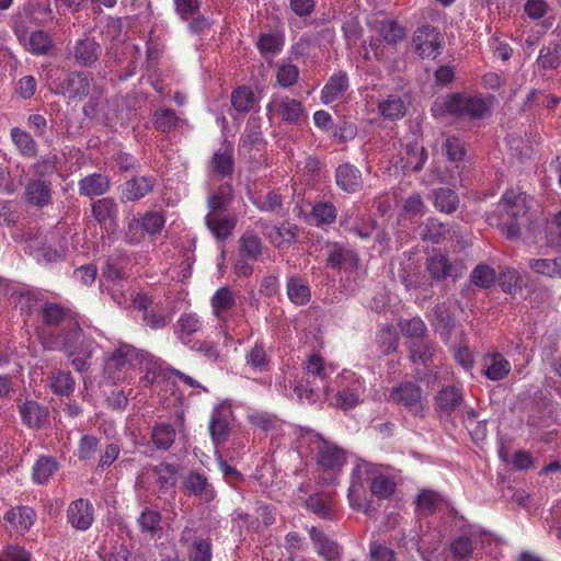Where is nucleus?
<instances>
[{"label": "nucleus", "instance_id": "32", "mask_svg": "<svg viewBox=\"0 0 561 561\" xmlns=\"http://www.w3.org/2000/svg\"><path fill=\"white\" fill-rule=\"evenodd\" d=\"M348 89V80L345 73L340 72L332 76L321 91L323 103H332L341 99Z\"/></svg>", "mask_w": 561, "mask_h": 561}, {"label": "nucleus", "instance_id": "63", "mask_svg": "<svg viewBox=\"0 0 561 561\" xmlns=\"http://www.w3.org/2000/svg\"><path fill=\"white\" fill-rule=\"evenodd\" d=\"M256 207L262 211H270L279 215L283 209V198L280 194L272 191L255 202Z\"/></svg>", "mask_w": 561, "mask_h": 561}, {"label": "nucleus", "instance_id": "33", "mask_svg": "<svg viewBox=\"0 0 561 561\" xmlns=\"http://www.w3.org/2000/svg\"><path fill=\"white\" fill-rule=\"evenodd\" d=\"M511 371V364L506 360L503 355L495 353L484 358L483 374L490 380H502Z\"/></svg>", "mask_w": 561, "mask_h": 561}, {"label": "nucleus", "instance_id": "35", "mask_svg": "<svg viewBox=\"0 0 561 561\" xmlns=\"http://www.w3.org/2000/svg\"><path fill=\"white\" fill-rule=\"evenodd\" d=\"M287 295L289 300L304 306L310 301L311 291L308 283L300 276H290L287 280Z\"/></svg>", "mask_w": 561, "mask_h": 561}, {"label": "nucleus", "instance_id": "59", "mask_svg": "<svg viewBox=\"0 0 561 561\" xmlns=\"http://www.w3.org/2000/svg\"><path fill=\"white\" fill-rule=\"evenodd\" d=\"M415 503L424 514L431 515L437 510L440 497L436 492L425 490L417 495Z\"/></svg>", "mask_w": 561, "mask_h": 561}, {"label": "nucleus", "instance_id": "10", "mask_svg": "<svg viewBox=\"0 0 561 561\" xmlns=\"http://www.w3.org/2000/svg\"><path fill=\"white\" fill-rule=\"evenodd\" d=\"M266 110L268 114L278 116L288 124H298L305 116V108L300 101L288 96L275 98Z\"/></svg>", "mask_w": 561, "mask_h": 561}, {"label": "nucleus", "instance_id": "8", "mask_svg": "<svg viewBox=\"0 0 561 561\" xmlns=\"http://www.w3.org/2000/svg\"><path fill=\"white\" fill-rule=\"evenodd\" d=\"M265 238L277 249H287L297 241L299 228L297 225L284 221L280 226L260 220L257 222Z\"/></svg>", "mask_w": 561, "mask_h": 561}, {"label": "nucleus", "instance_id": "9", "mask_svg": "<svg viewBox=\"0 0 561 561\" xmlns=\"http://www.w3.org/2000/svg\"><path fill=\"white\" fill-rule=\"evenodd\" d=\"M415 51L422 58H436L440 54L442 35L431 25L419 27L413 36Z\"/></svg>", "mask_w": 561, "mask_h": 561}, {"label": "nucleus", "instance_id": "31", "mask_svg": "<svg viewBox=\"0 0 561 561\" xmlns=\"http://www.w3.org/2000/svg\"><path fill=\"white\" fill-rule=\"evenodd\" d=\"M35 513L30 507H14L9 511L4 519L19 534H24L34 524Z\"/></svg>", "mask_w": 561, "mask_h": 561}, {"label": "nucleus", "instance_id": "28", "mask_svg": "<svg viewBox=\"0 0 561 561\" xmlns=\"http://www.w3.org/2000/svg\"><path fill=\"white\" fill-rule=\"evenodd\" d=\"M427 159V151L419 144L407 145L401 152V168L407 171H420Z\"/></svg>", "mask_w": 561, "mask_h": 561}, {"label": "nucleus", "instance_id": "15", "mask_svg": "<svg viewBox=\"0 0 561 561\" xmlns=\"http://www.w3.org/2000/svg\"><path fill=\"white\" fill-rule=\"evenodd\" d=\"M156 185L153 176L137 175L133 176L123 184L122 201L136 202L144 198L147 194L152 192Z\"/></svg>", "mask_w": 561, "mask_h": 561}, {"label": "nucleus", "instance_id": "45", "mask_svg": "<svg viewBox=\"0 0 561 561\" xmlns=\"http://www.w3.org/2000/svg\"><path fill=\"white\" fill-rule=\"evenodd\" d=\"M234 305L236 295L228 287L219 288L211 298V307L217 317L232 309Z\"/></svg>", "mask_w": 561, "mask_h": 561}, {"label": "nucleus", "instance_id": "26", "mask_svg": "<svg viewBox=\"0 0 561 561\" xmlns=\"http://www.w3.org/2000/svg\"><path fill=\"white\" fill-rule=\"evenodd\" d=\"M335 181L344 192L354 193L362 187V173L354 165L344 163L337 167Z\"/></svg>", "mask_w": 561, "mask_h": 561}, {"label": "nucleus", "instance_id": "23", "mask_svg": "<svg viewBox=\"0 0 561 561\" xmlns=\"http://www.w3.org/2000/svg\"><path fill=\"white\" fill-rule=\"evenodd\" d=\"M437 351L436 344L427 340H414L409 345V357L414 364H422L425 367H430L434 364Z\"/></svg>", "mask_w": 561, "mask_h": 561}, {"label": "nucleus", "instance_id": "21", "mask_svg": "<svg viewBox=\"0 0 561 561\" xmlns=\"http://www.w3.org/2000/svg\"><path fill=\"white\" fill-rule=\"evenodd\" d=\"M309 535L319 556L327 561H337L340 559L341 551L337 542L330 539L321 529L311 527Z\"/></svg>", "mask_w": 561, "mask_h": 561}, {"label": "nucleus", "instance_id": "36", "mask_svg": "<svg viewBox=\"0 0 561 561\" xmlns=\"http://www.w3.org/2000/svg\"><path fill=\"white\" fill-rule=\"evenodd\" d=\"M10 138L20 154L27 158H33L37 154V144L25 130L13 127L10 131Z\"/></svg>", "mask_w": 561, "mask_h": 561}, {"label": "nucleus", "instance_id": "22", "mask_svg": "<svg viewBox=\"0 0 561 561\" xmlns=\"http://www.w3.org/2000/svg\"><path fill=\"white\" fill-rule=\"evenodd\" d=\"M26 201L37 207H44L51 199V184L43 179L30 180L25 186Z\"/></svg>", "mask_w": 561, "mask_h": 561}, {"label": "nucleus", "instance_id": "39", "mask_svg": "<svg viewBox=\"0 0 561 561\" xmlns=\"http://www.w3.org/2000/svg\"><path fill=\"white\" fill-rule=\"evenodd\" d=\"M255 103V94L253 90L248 85H241L231 93V104L233 108L239 113H249Z\"/></svg>", "mask_w": 561, "mask_h": 561}, {"label": "nucleus", "instance_id": "52", "mask_svg": "<svg viewBox=\"0 0 561 561\" xmlns=\"http://www.w3.org/2000/svg\"><path fill=\"white\" fill-rule=\"evenodd\" d=\"M58 469V463L50 457H41L34 468L33 478L38 483H45Z\"/></svg>", "mask_w": 561, "mask_h": 561}, {"label": "nucleus", "instance_id": "43", "mask_svg": "<svg viewBox=\"0 0 561 561\" xmlns=\"http://www.w3.org/2000/svg\"><path fill=\"white\" fill-rule=\"evenodd\" d=\"M262 241L253 233H244L239 240V255L249 261H256L262 254Z\"/></svg>", "mask_w": 561, "mask_h": 561}, {"label": "nucleus", "instance_id": "27", "mask_svg": "<svg viewBox=\"0 0 561 561\" xmlns=\"http://www.w3.org/2000/svg\"><path fill=\"white\" fill-rule=\"evenodd\" d=\"M80 195L87 197L101 196L110 190V178L102 173H93L84 176L78 183Z\"/></svg>", "mask_w": 561, "mask_h": 561}, {"label": "nucleus", "instance_id": "30", "mask_svg": "<svg viewBox=\"0 0 561 561\" xmlns=\"http://www.w3.org/2000/svg\"><path fill=\"white\" fill-rule=\"evenodd\" d=\"M201 329L202 322L194 313H183L174 324V334L183 344H188Z\"/></svg>", "mask_w": 561, "mask_h": 561}, {"label": "nucleus", "instance_id": "18", "mask_svg": "<svg viewBox=\"0 0 561 561\" xmlns=\"http://www.w3.org/2000/svg\"><path fill=\"white\" fill-rule=\"evenodd\" d=\"M91 208L92 216L101 227L105 229L116 227L118 207L113 198L103 197L94 201L91 205Z\"/></svg>", "mask_w": 561, "mask_h": 561}, {"label": "nucleus", "instance_id": "4", "mask_svg": "<svg viewBox=\"0 0 561 561\" xmlns=\"http://www.w3.org/2000/svg\"><path fill=\"white\" fill-rule=\"evenodd\" d=\"M151 363V355L138 351L129 344H121L110 355L105 362V373L113 380L119 382L126 379L128 371L136 367L138 364Z\"/></svg>", "mask_w": 561, "mask_h": 561}, {"label": "nucleus", "instance_id": "57", "mask_svg": "<svg viewBox=\"0 0 561 561\" xmlns=\"http://www.w3.org/2000/svg\"><path fill=\"white\" fill-rule=\"evenodd\" d=\"M434 324L438 331L449 334L455 327V320L445 305H438L433 310Z\"/></svg>", "mask_w": 561, "mask_h": 561}, {"label": "nucleus", "instance_id": "60", "mask_svg": "<svg viewBox=\"0 0 561 561\" xmlns=\"http://www.w3.org/2000/svg\"><path fill=\"white\" fill-rule=\"evenodd\" d=\"M283 46V39L279 35L273 33L261 34L257 39V48L262 55L276 54Z\"/></svg>", "mask_w": 561, "mask_h": 561}, {"label": "nucleus", "instance_id": "47", "mask_svg": "<svg viewBox=\"0 0 561 561\" xmlns=\"http://www.w3.org/2000/svg\"><path fill=\"white\" fill-rule=\"evenodd\" d=\"M27 48L35 55H46L53 48V39L47 32L35 31L28 37Z\"/></svg>", "mask_w": 561, "mask_h": 561}, {"label": "nucleus", "instance_id": "16", "mask_svg": "<svg viewBox=\"0 0 561 561\" xmlns=\"http://www.w3.org/2000/svg\"><path fill=\"white\" fill-rule=\"evenodd\" d=\"M317 460L319 466L330 471H340L345 462V454L337 446L325 440L317 445Z\"/></svg>", "mask_w": 561, "mask_h": 561}, {"label": "nucleus", "instance_id": "48", "mask_svg": "<svg viewBox=\"0 0 561 561\" xmlns=\"http://www.w3.org/2000/svg\"><path fill=\"white\" fill-rule=\"evenodd\" d=\"M50 388L57 394L68 396L75 389V380L70 371L57 370L50 377Z\"/></svg>", "mask_w": 561, "mask_h": 561}, {"label": "nucleus", "instance_id": "34", "mask_svg": "<svg viewBox=\"0 0 561 561\" xmlns=\"http://www.w3.org/2000/svg\"><path fill=\"white\" fill-rule=\"evenodd\" d=\"M378 108L385 119L397 121L405 115L407 104L400 95L389 94L379 102Z\"/></svg>", "mask_w": 561, "mask_h": 561}, {"label": "nucleus", "instance_id": "37", "mask_svg": "<svg viewBox=\"0 0 561 561\" xmlns=\"http://www.w3.org/2000/svg\"><path fill=\"white\" fill-rule=\"evenodd\" d=\"M380 38L389 45H397L407 36V28L394 20H383L379 23Z\"/></svg>", "mask_w": 561, "mask_h": 561}, {"label": "nucleus", "instance_id": "29", "mask_svg": "<svg viewBox=\"0 0 561 561\" xmlns=\"http://www.w3.org/2000/svg\"><path fill=\"white\" fill-rule=\"evenodd\" d=\"M230 412L226 409L217 410L213 413L209 432L216 445L224 444L230 434L229 427Z\"/></svg>", "mask_w": 561, "mask_h": 561}, {"label": "nucleus", "instance_id": "17", "mask_svg": "<svg viewBox=\"0 0 561 561\" xmlns=\"http://www.w3.org/2000/svg\"><path fill=\"white\" fill-rule=\"evenodd\" d=\"M463 403L462 390L455 386L443 387L435 397V409L444 415H451Z\"/></svg>", "mask_w": 561, "mask_h": 561}, {"label": "nucleus", "instance_id": "14", "mask_svg": "<svg viewBox=\"0 0 561 561\" xmlns=\"http://www.w3.org/2000/svg\"><path fill=\"white\" fill-rule=\"evenodd\" d=\"M18 407L23 423L30 428H42L49 422L48 409L36 401H19Z\"/></svg>", "mask_w": 561, "mask_h": 561}, {"label": "nucleus", "instance_id": "50", "mask_svg": "<svg viewBox=\"0 0 561 561\" xmlns=\"http://www.w3.org/2000/svg\"><path fill=\"white\" fill-rule=\"evenodd\" d=\"M370 492L379 499H387L393 494L396 482L392 478L385 474H377L371 478Z\"/></svg>", "mask_w": 561, "mask_h": 561}, {"label": "nucleus", "instance_id": "40", "mask_svg": "<svg viewBox=\"0 0 561 561\" xmlns=\"http://www.w3.org/2000/svg\"><path fill=\"white\" fill-rule=\"evenodd\" d=\"M175 428L168 423L156 424L151 430V440L158 449L168 450L175 440Z\"/></svg>", "mask_w": 561, "mask_h": 561}, {"label": "nucleus", "instance_id": "11", "mask_svg": "<svg viewBox=\"0 0 561 561\" xmlns=\"http://www.w3.org/2000/svg\"><path fill=\"white\" fill-rule=\"evenodd\" d=\"M55 91L69 100H82L90 93V80L82 71H70L56 84Z\"/></svg>", "mask_w": 561, "mask_h": 561}, {"label": "nucleus", "instance_id": "38", "mask_svg": "<svg viewBox=\"0 0 561 561\" xmlns=\"http://www.w3.org/2000/svg\"><path fill=\"white\" fill-rule=\"evenodd\" d=\"M435 207L443 213L451 214L459 206L458 194L449 187H439L433 192Z\"/></svg>", "mask_w": 561, "mask_h": 561}, {"label": "nucleus", "instance_id": "41", "mask_svg": "<svg viewBox=\"0 0 561 561\" xmlns=\"http://www.w3.org/2000/svg\"><path fill=\"white\" fill-rule=\"evenodd\" d=\"M23 10L26 18L37 25L46 24L53 19V10L48 2L30 1Z\"/></svg>", "mask_w": 561, "mask_h": 561}, {"label": "nucleus", "instance_id": "24", "mask_svg": "<svg viewBox=\"0 0 561 561\" xmlns=\"http://www.w3.org/2000/svg\"><path fill=\"white\" fill-rule=\"evenodd\" d=\"M207 228L220 241L227 240L237 225L234 216H226L220 214H208L205 218Z\"/></svg>", "mask_w": 561, "mask_h": 561}, {"label": "nucleus", "instance_id": "3", "mask_svg": "<svg viewBox=\"0 0 561 561\" xmlns=\"http://www.w3.org/2000/svg\"><path fill=\"white\" fill-rule=\"evenodd\" d=\"M327 378L323 358L312 354L305 363L304 376L294 391L300 400H306L308 403L327 399L330 391Z\"/></svg>", "mask_w": 561, "mask_h": 561}, {"label": "nucleus", "instance_id": "25", "mask_svg": "<svg viewBox=\"0 0 561 561\" xmlns=\"http://www.w3.org/2000/svg\"><path fill=\"white\" fill-rule=\"evenodd\" d=\"M358 263L356 253L340 244H333L329 249L327 265L331 268H355Z\"/></svg>", "mask_w": 561, "mask_h": 561}, {"label": "nucleus", "instance_id": "1", "mask_svg": "<svg viewBox=\"0 0 561 561\" xmlns=\"http://www.w3.org/2000/svg\"><path fill=\"white\" fill-rule=\"evenodd\" d=\"M533 198L519 188L507 190L494 211L486 216L490 226H495L507 239H518L525 232H535L536 211Z\"/></svg>", "mask_w": 561, "mask_h": 561}, {"label": "nucleus", "instance_id": "13", "mask_svg": "<svg viewBox=\"0 0 561 561\" xmlns=\"http://www.w3.org/2000/svg\"><path fill=\"white\" fill-rule=\"evenodd\" d=\"M426 271L433 280H445L447 277L457 278L462 273V266L451 263L447 256L435 253L426 260Z\"/></svg>", "mask_w": 561, "mask_h": 561}, {"label": "nucleus", "instance_id": "2", "mask_svg": "<svg viewBox=\"0 0 561 561\" xmlns=\"http://www.w3.org/2000/svg\"><path fill=\"white\" fill-rule=\"evenodd\" d=\"M41 334H51L55 329L67 331L62 340L64 348L75 346L80 337L81 328L73 320L71 311L59 304L45 301L41 304L37 313Z\"/></svg>", "mask_w": 561, "mask_h": 561}, {"label": "nucleus", "instance_id": "20", "mask_svg": "<svg viewBox=\"0 0 561 561\" xmlns=\"http://www.w3.org/2000/svg\"><path fill=\"white\" fill-rule=\"evenodd\" d=\"M526 237L541 247L552 248L561 245V228L552 227L549 220L543 225L536 218L535 232H528Z\"/></svg>", "mask_w": 561, "mask_h": 561}, {"label": "nucleus", "instance_id": "44", "mask_svg": "<svg viewBox=\"0 0 561 561\" xmlns=\"http://www.w3.org/2000/svg\"><path fill=\"white\" fill-rule=\"evenodd\" d=\"M476 540L467 535L455 538L450 543V552L457 561L469 560L476 549Z\"/></svg>", "mask_w": 561, "mask_h": 561}, {"label": "nucleus", "instance_id": "5", "mask_svg": "<svg viewBox=\"0 0 561 561\" xmlns=\"http://www.w3.org/2000/svg\"><path fill=\"white\" fill-rule=\"evenodd\" d=\"M444 106L446 112L451 115L471 119L483 118L490 113V103L486 99L463 93L448 95L444 101Z\"/></svg>", "mask_w": 561, "mask_h": 561}, {"label": "nucleus", "instance_id": "49", "mask_svg": "<svg viewBox=\"0 0 561 561\" xmlns=\"http://www.w3.org/2000/svg\"><path fill=\"white\" fill-rule=\"evenodd\" d=\"M211 165L221 176H229L233 172L232 151L229 148L219 149L213 157Z\"/></svg>", "mask_w": 561, "mask_h": 561}, {"label": "nucleus", "instance_id": "19", "mask_svg": "<svg viewBox=\"0 0 561 561\" xmlns=\"http://www.w3.org/2000/svg\"><path fill=\"white\" fill-rule=\"evenodd\" d=\"M67 517L72 527L85 530L93 522L92 505L88 501L79 499L69 505Z\"/></svg>", "mask_w": 561, "mask_h": 561}, {"label": "nucleus", "instance_id": "56", "mask_svg": "<svg viewBox=\"0 0 561 561\" xmlns=\"http://www.w3.org/2000/svg\"><path fill=\"white\" fill-rule=\"evenodd\" d=\"M247 364L260 371L266 370L270 365V358L262 344H255L245 356Z\"/></svg>", "mask_w": 561, "mask_h": 561}, {"label": "nucleus", "instance_id": "46", "mask_svg": "<svg viewBox=\"0 0 561 561\" xmlns=\"http://www.w3.org/2000/svg\"><path fill=\"white\" fill-rule=\"evenodd\" d=\"M231 187L230 186H220V188L210 194L207 199V206L209 208L208 214H220L224 215V211L227 210L230 202H231Z\"/></svg>", "mask_w": 561, "mask_h": 561}, {"label": "nucleus", "instance_id": "6", "mask_svg": "<svg viewBox=\"0 0 561 561\" xmlns=\"http://www.w3.org/2000/svg\"><path fill=\"white\" fill-rule=\"evenodd\" d=\"M101 44L92 36L78 38L67 45V57L80 67H92L102 55Z\"/></svg>", "mask_w": 561, "mask_h": 561}, {"label": "nucleus", "instance_id": "54", "mask_svg": "<svg viewBox=\"0 0 561 561\" xmlns=\"http://www.w3.org/2000/svg\"><path fill=\"white\" fill-rule=\"evenodd\" d=\"M138 221L145 232L153 236L161 232L165 224V217L161 211H149Z\"/></svg>", "mask_w": 561, "mask_h": 561}, {"label": "nucleus", "instance_id": "58", "mask_svg": "<svg viewBox=\"0 0 561 561\" xmlns=\"http://www.w3.org/2000/svg\"><path fill=\"white\" fill-rule=\"evenodd\" d=\"M445 233V227L435 218H430L426 224L421 227L420 236L424 241L438 243Z\"/></svg>", "mask_w": 561, "mask_h": 561}, {"label": "nucleus", "instance_id": "64", "mask_svg": "<svg viewBox=\"0 0 561 561\" xmlns=\"http://www.w3.org/2000/svg\"><path fill=\"white\" fill-rule=\"evenodd\" d=\"M190 561H210L211 559V545L206 539H195L190 551Z\"/></svg>", "mask_w": 561, "mask_h": 561}, {"label": "nucleus", "instance_id": "42", "mask_svg": "<svg viewBox=\"0 0 561 561\" xmlns=\"http://www.w3.org/2000/svg\"><path fill=\"white\" fill-rule=\"evenodd\" d=\"M363 389L359 382H356L350 388L339 390L335 394L334 405L342 410H350L355 408L362 400Z\"/></svg>", "mask_w": 561, "mask_h": 561}, {"label": "nucleus", "instance_id": "12", "mask_svg": "<svg viewBox=\"0 0 561 561\" xmlns=\"http://www.w3.org/2000/svg\"><path fill=\"white\" fill-rule=\"evenodd\" d=\"M182 490L186 495H194L201 501L209 503L216 492L206 476L197 471H191L182 481Z\"/></svg>", "mask_w": 561, "mask_h": 561}, {"label": "nucleus", "instance_id": "62", "mask_svg": "<svg viewBox=\"0 0 561 561\" xmlns=\"http://www.w3.org/2000/svg\"><path fill=\"white\" fill-rule=\"evenodd\" d=\"M138 523L144 531L154 535L157 531L161 530V514L157 511L146 508L140 514Z\"/></svg>", "mask_w": 561, "mask_h": 561}, {"label": "nucleus", "instance_id": "61", "mask_svg": "<svg viewBox=\"0 0 561 561\" xmlns=\"http://www.w3.org/2000/svg\"><path fill=\"white\" fill-rule=\"evenodd\" d=\"M400 330L404 336L420 340L426 333V325L420 318L402 320L399 323Z\"/></svg>", "mask_w": 561, "mask_h": 561}, {"label": "nucleus", "instance_id": "53", "mask_svg": "<svg viewBox=\"0 0 561 561\" xmlns=\"http://www.w3.org/2000/svg\"><path fill=\"white\" fill-rule=\"evenodd\" d=\"M495 278V271L486 264L477 265L470 276L472 284L480 288L491 287L494 284Z\"/></svg>", "mask_w": 561, "mask_h": 561}, {"label": "nucleus", "instance_id": "51", "mask_svg": "<svg viewBox=\"0 0 561 561\" xmlns=\"http://www.w3.org/2000/svg\"><path fill=\"white\" fill-rule=\"evenodd\" d=\"M157 474V482L160 489H169L174 486L179 468L175 465L162 462L153 468Z\"/></svg>", "mask_w": 561, "mask_h": 561}, {"label": "nucleus", "instance_id": "55", "mask_svg": "<svg viewBox=\"0 0 561 561\" xmlns=\"http://www.w3.org/2000/svg\"><path fill=\"white\" fill-rule=\"evenodd\" d=\"M182 122L171 108L159 110L154 113V126L163 133L170 131Z\"/></svg>", "mask_w": 561, "mask_h": 561}, {"label": "nucleus", "instance_id": "7", "mask_svg": "<svg viewBox=\"0 0 561 561\" xmlns=\"http://www.w3.org/2000/svg\"><path fill=\"white\" fill-rule=\"evenodd\" d=\"M389 400L402 404L410 413L417 416L423 412L422 389L412 381L401 382L392 388Z\"/></svg>", "mask_w": 561, "mask_h": 561}]
</instances>
